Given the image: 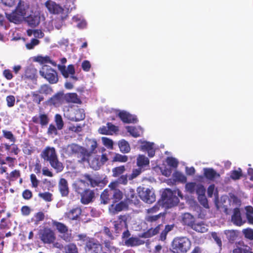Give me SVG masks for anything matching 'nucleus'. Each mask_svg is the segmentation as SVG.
<instances>
[{"mask_svg":"<svg viewBox=\"0 0 253 253\" xmlns=\"http://www.w3.org/2000/svg\"><path fill=\"white\" fill-rule=\"evenodd\" d=\"M64 152L69 157L77 155L81 163L84 162L85 157L87 156L86 148L77 144L72 143L66 146L63 149Z\"/></svg>","mask_w":253,"mask_h":253,"instance_id":"nucleus-6","label":"nucleus"},{"mask_svg":"<svg viewBox=\"0 0 253 253\" xmlns=\"http://www.w3.org/2000/svg\"><path fill=\"white\" fill-rule=\"evenodd\" d=\"M127 131L133 137H137L140 135L142 132L141 128L140 127H135L134 126H127L126 127Z\"/></svg>","mask_w":253,"mask_h":253,"instance_id":"nucleus-39","label":"nucleus"},{"mask_svg":"<svg viewBox=\"0 0 253 253\" xmlns=\"http://www.w3.org/2000/svg\"><path fill=\"white\" fill-rule=\"evenodd\" d=\"M16 11L19 12V14L21 15L24 18L30 14L29 5L22 1H20L16 8Z\"/></svg>","mask_w":253,"mask_h":253,"instance_id":"nucleus-16","label":"nucleus"},{"mask_svg":"<svg viewBox=\"0 0 253 253\" xmlns=\"http://www.w3.org/2000/svg\"><path fill=\"white\" fill-rule=\"evenodd\" d=\"M204 174L207 178L210 180L219 176V174L212 169H204Z\"/></svg>","mask_w":253,"mask_h":253,"instance_id":"nucleus-40","label":"nucleus"},{"mask_svg":"<svg viewBox=\"0 0 253 253\" xmlns=\"http://www.w3.org/2000/svg\"><path fill=\"white\" fill-rule=\"evenodd\" d=\"M30 180L32 182V186L35 188L37 187L39 183V180L37 179L35 174H31Z\"/></svg>","mask_w":253,"mask_h":253,"instance_id":"nucleus-64","label":"nucleus"},{"mask_svg":"<svg viewBox=\"0 0 253 253\" xmlns=\"http://www.w3.org/2000/svg\"><path fill=\"white\" fill-rule=\"evenodd\" d=\"M47 133L48 135H56L57 134V128L54 125L50 124L49 126Z\"/></svg>","mask_w":253,"mask_h":253,"instance_id":"nucleus-61","label":"nucleus"},{"mask_svg":"<svg viewBox=\"0 0 253 253\" xmlns=\"http://www.w3.org/2000/svg\"><path fill=\"white\" fill-rule=\"evenodd\" d=\"M137 191L140 199L146 203L151 204L155 201V195L152 189L139 188Z\"/></svg>","mask_w":253,"mask_h":253,"instance_id":"nucleus-9","label":"nucleus"},{"mask_svg":"<svg viewBox=\"0 0 253 253\" xmlns=\"http://www.w3.org/2000/svg\"><path fill=\"white\" fill-rule=\"evenodd\" d=\"M39 196L46 202H50L52 200V195L49 192L40 193Z\"/></svg>","mask_w":253,"mask_h":253,"instance_id":"nucleus-55","label":"nucleus"},{"mask_svg":"<svg viewBox=\"0 0 253 253\" xmlns=\"http://www.w3.org/2000/svg\"><path fill=\"white\" fill-rule=\"evenodd\" d=\"M53 91L52 87L47 84L42 85L38 90V93L45 95H50Z\"/></svg>","mask_w":253,"mask_h":253,"instance_id":"nucleus-38","label":"nucleus"},{"mask_svg":"<svg viewBox=\"0 0 253 253\" xmlns=\"http://www.w3.org/2000/svg\"><path fill=\"white\" fill-rule=\"evenodd\" d=\"M101 245L99 242L94 239H90L85 244L86 253H99L101 251Z\"/></svg>","mask_w":253,"mask_h":253,"instance_id":"nucleus-12","label":"nucleus"},{"mask_svg":"<svg viewBox=\"0 0 253 253\" xmlns=\"http://www.w3.org/2000/svg\"><path fill=\"white\" fill-rule=\"evenodd\" d=\"M2 133L4 137L9 139L11 142L14 143L15 141V138L11 131L3 130Z\"/></svg>","mask_w":253,"mask_h":253,"instance_id":"nucleus-56","label":"nucleus"},{"mask_svg":"<svg viewBox=\"0 0 253 253\" xmlns=\"http://www.w3.org/2000/svg\"><path fill=\"white\" fill-rule=\"evenodd\" d=\"M102 141L103 145L107 148L112 149L113 148V141L112 139L106 137H102Z\"/></svg>","mask_w":253,"mask_h":253,"instance_id":"nucleus-52","label":"nucleus"},{"mask_svg":"<svg viewBox=\"0 0 253 253\" xmlns=\"http://www.w3.org/2000/svg\"><path fill=\"white\" fill-rule=\"evenodd\" d=\"M126 170L124 166L116 167L112 169L113 176L114 177H118L123 174Z\"/></svg>","mask_w":253,"mask_h":253,"instance_id":"nucleus-46","label":"nucleus"},{"mask_svg":"<svg viewBox=\"0 0 253 253\" xmlns=\"http://www.w3.org/2000/svg\"><path fill=\"white\" fill-rule=\"evenodd\" d=\"M85 114L82 109H78L73 111L68 117V119L72 121L78 122L84 119Z\"/></svg>","mask_w":253,"mask_h":253,"instance_id":"nucleus-20","label":"nucleus"},{"mask_svg":"<svg viewBox=\"0 0 253 253\" xmlns=\"http://www.w3.org/2000/svg\"><path fill=\"white\" fill-rule=\"evenodd\" d=\"M233 253H252L251 248L245 245L243 242H239L236 244V248L233 251Z\"/></svg>","mask_w":253,"mask_h":253,"instance_id":"nucleus-23","label":"nucleus"},{"mask_svg":"<svg viewBox=\"0 0 253 253\" xmlns=\"http://www.w3.org/2000/svg\"><path fill=\"white\" fill-rule=\"evenodd\" d=\"M127 183V176L126 175H121L118 180L114 182L111 183L109 184V187H113V186L116 187L118 183L126 184Z\"/></svg>","mask_w":253,"mask_h":253,"instance_id":"nucleus-44","label":"nucleus"},{"mask_svg":"<svg viewBox=\"0 0 253 253\" xmlns=\"http://www.w3.org/2000/svg\"><path fill=\"white\" fill-rule=\"evenodd\" d=\"M121 120L125 123H135L137 120L135 116L132 115L126 111H121L119 114Z\"/></svg>","mask_w":253,"mask_h":253,"instance_id":"nucleus-19","label":"nucleus"},{"mask_svg":"<svg viewBox=\"0 0 253 253\" xmlns=\"http://www.w3.org/2000/svg\"><path fill=\"white\" fill-rule=\"evenodd\" d=\"M120 151L123 153H128L130 151V147L128 142L122 139L118 143Z\"/></svg>","mask_w":253,"mask_h":253,"instance_id":"nucleus-36","label":"nucleus"},{"mask_svg":"<svg viewBox=\"0 0 253 253\" xmlns=\"http://www.w3.org/2000/svg\"><path fill=\"white\" fill-rule=\"evenodd\" d=\"M144 242L137 237H131L125 240V245L127 247H134L142 245Z\"/></svg>","mask_w":253,"mask_h":253,"instance_id":"nucleus-27","label":"nucleus"},{"mask_svg":"<svg viewBox=\"0 0 253 253\" xmlns=\"http://www.w3.org/2000/svg\"><path fill=\"white\" fill-rule=\"evenodd\" d=\"M64 103H72L80 104L81 101L78 95L75 93L64 94Z\"/></svg>","mask_w":253,"mask_h":253,"instance_id":"nucleus-25","label":"nucleus"},{"mask_svg":"<svg viewBox=\"0 0 253 253\" xmlns=\"http://www.w3.org/2000/svg\"><path fill=\"white\" fill-rule=\"evenodd\" d=\"M243 233L246 238L253 240V229L251 228L245 229L243 230Z\"/></svg>","mask_w":253,"mask_h":253,"instance_id":"nucleus-57","label":"nucleus"},{"mask_svg":"<svg viewBox=\"0 0 253 253\" xmlns=\"http://www.w3.org/2000/svg\"><path fill=\"white\" fill-rule=\"evenodd\" d=\"M225 234L230 242H233L235 241L238 236L237 231L233 230H225Z\"/></svg>","mask_w":253,"mask_h":253,"instance_id":"nucleus-42","label":"nucleus"},{"mask_svg":"<svg viewBox=\"0 0 253 253\" xmlns=\"http://www.w3.org/2000/svg\"><path fill=\"white\" fill-rule=\"evenodd\" d=\"M128 160L127 156L126 155H122L121 154L117 153L113 157V162H119L121 163H125Z\"/></svg>","mask_w":253,"mask_h":253,"instance_id":"nucleus-47","label":"nucleus"},{"mask_svg":"<svg viewBox=\"0 0 253 253\" xmlns=\"http://www.w3.org/2000/svg\"><path fill=\"white\" fill-rule=\"evenodd\" d=\"M242 175V171L240 168H238L237 170L231 171L230 173V178L234 180L239 179Z\"/></svg>","mask_w":253,"mask_h":253,"instance_id":"nucleus-45","label":"nucleus"},{"mask_svg":"<svg viewBox=\"0 0 253 253\" xmlns=\"http://www.w3.org/2000/svg\"><path fill=\"white\" fill-rule=\"evenodd\" d=\"M194 216L189 213H185L182 215V221L185 225L191 227L194 223Z\"/></svg>","mask_w":253,"mask_h":253,"instance_id":"nucleus-35","label":"nucleus"},{"mask_svg":"<svg viewBox=\"0 0 253 253\" xmlns=\"http://www.w3.org/2000/svg\"><path fill=\"white\" fill-rule=\"evenodd\" d=\"M55 122L57 126V128L60 130L62 129L64 126V123L62 117L59 114H56L55 116Z\"/></svg>","mask_w":253,"mask_h":253,"instance_id":"nucleus-50","label":"nucleus"},{"mask_svg":"<svg viewBox=\"0 0 253 253\" xmlns=\"http://www.w3.org/2000/svg\"><path fill=\"white\" fill-rule=\"evenodd\" d=\"M39 61H40L42 64L49 63L54 66H57L56 62L51 60L48 56L39 57Z\"/></svg>","mask_w":253,"mask_h":253,"instance_id":"nucleus-54","label":"nucleus"},{"mask_svg":"<svg viewBox=\"0 0 253 253\" xmlns=\"http://www.w3.org/2000/svg\"><path fill=\"white\" fill-rule=\"evenodd\" d=\"M125 196L126 199L129 202L137 204L138 200L137 199L135 191L131 188H128L125 191Z\"/></svg>","mask_w":253,"mask_h":253,"instance_id":"nucleus-29","label":"nucleus"},{"mask_svg":"<svg viewBox=\"0 0 253 253\" xmlns=\"http://www.w3.org/2000/svg\"><path fill=\"white\" fill-rule=\"evenodd\" d=\"M58 188L59 191L62 196H66L69 194V188L67 181L64 178L60 179Z\"/></svg>","mask_w":253,"mask_h":253,"instance_id":"nucleus-28","label":"nucleus"},{"mask_svg":"<svg viewBox=\"0 0 253 253\" xmlns=\"http://www.w3.org/2000/svg\"><path fill=\"white\" fill-rule=\"evenodd\" d=\"M80 196L81 203L86 205L93 201L95 198V193L93 190L87 188Z\"/></svg>","mask_w":253,"mask_h":253,"instance_id":"nucleus-15","label":"nucleus"},{"mask_svg":"<svg viewBox=\"0 0 253 253\" xmlns=\"http://www.w3.org/2000/svg\"><path fill=\"white\" fill-rule=\"evenodd\" d=\"M40 43V41L36 39H32L29 42L26 44V47L27 49L30 50L34 49V47Z\"/></svg>","mask_w":253,"mask_h":253,"instance_id":"nucleus-51","label":"nucleus"},{"mask_svg":"<svg viewBox=\"0 0 253 253\" xmlns=\"http://www.w3.org/2000/svg\"><path fill=\"white\" fill-rule=\"evenodd\" d=\"M73 20L77 22L80 21V22L77 24V27L79 28H84L85 27L86 25L85 21L82 18V17L81 15H77L74 16L73 17Z\"/></svg>","mask_w":253,"mask_h":253,"instance_id":"nucleus-43","label":"nucleus"},{"mask_svg":"<svg viewBox=\"0 0 253 253\" xmlns=\"http://www.w3.org/2000/svg\"><path fill=\"white\" fill-rule=\"evenodd\" d=\"M105 151V149L102 148L101 149L102 154L95 155L89 162L90 167L93 169H99L108 161V155L106 153H103Z\"/></svg>","mask_w":253,"mask_h":253,"instance_id":"nucleus-8","label":"nucleus"},{"mask_svg":"<svg viewBox=\"0 0 253 253\" xmlns=\"http://www.w3.org/2000/svg\"><path fill=\"white\" fill-rule=\"evenodd\" d=\"M88 149H86L87 156L85 157L84 162H88L89 157L96 152L97 143L95 139H89L87 142Z\"/></svg>","mask_w":253,"mask_h":253,"instance_id":"nucleus-17","label":"nucleus"},{"mask_svg":"<svg viewBox=\"0 0 253 253\" xmlns=\"http://www.w3.org/2000/svg\"><path fill=\"white\" fill-rule=\"evenodd\" d=\"M6 16L9 21L13 22L15 24L20 23L24 18L21 15H20L19 14V12L16 11V10L12 12L11 13H6Z\"/></svg>","mask_w":253,"mask_h":253,"instance_id":"nucleus-26","label":"nucleus"},{"mask_svg":"<svg viewBox=\"0 0 253 253\" xmlns=\"http://www.w3.org/2000/svg\"><path fill=\"white\" fill-rule=\"evenodd\" d=\"M137 166L139 168H143L149 164V160L147 157L143 155H139L137 158Z\"/></svg>","mask_w":253,"mask_h":253,"instance_id":"nucleus-34","label":"nucleus"},{"mask_svg":"<svg viewBox=\"0 0 253 253\" xmlns=\"http://www.w3.org/2000/svg\"><path fill=\"white\" fill-rule=\"evenodd\" d=\"M6 101L7 105L9 107H12L14 105L15 99V97L13 95H9L6 97Z\"/></svg>","mask_w":253,"mask_h":253,"instance_id":"nucleus-60","label":"nucleus"},{"mask_svg":"<svg viewBox=\"0 0 253 253\" xmlns=\"http://www.w3.org/2000/svg\"><path fill=\"white\" fill-rule=\"evenodd\" d=\"M116 187H110L111 188V193L112 194V199L113 202H117L120 201L123 197L122 192L118 189L115 188Z\"/></svg>","mask_w":253,"mask_h":253,"instance_id":"nucleus-32","label":"nucleus"},{"mask_svg":"<svg viewBox=\"0 0 253 253\" xmlns=\"http://www.w3.org/2000/svg\"><path fill=\"white\" fill-rule=\"evenodd\" d=\"M167 162L169 166L173 168H176L178 165L177 160L173 158H168Z\"/></svg>","mask_w":253,"mask_h":253,"instance_id":"nucleus-62","label":"nucleus"},{"mask_svg":"<svg viewBox=\"0 0 253 253\" xmlns=\"http://www.w3.org/2000/svg\"><path fill=\"white\" fill-rule=\"evenodd\" d=\"M205 188L201 184H198L195 190V193L197 194L198 196L204 195L205 194Z\"/></svg>","mask_w":253,"mask_h":253,"instance_id":"nucleus-59","label":"nucleus"},{"mask_svg":"<svg viewBox=\"0 0 253 253\" xmlns=\"http://www.w3.org/2000/svg\"><path fill=\"white\" fill-rule=\"evenodd\" d=\"M41 158L45 161L48 162L57 172L63 170L64 167L63 164L58 161L55 149L53 147H46L41 154Z\"/></svg>","mask_w":253,"mask_h":253,"instance_id":"nucleus-4","label":"nucleus"},{"mask_svg":"<svg viewBox=\"0 0 253 253\" xmlns=\"http://www.w3.org/2000/svg\"><path fill=\"white\" fill-rule=\"evenodd\" d=\"M160 230L159 226H157L155 228H151L147 232L143 233L140 237L147 238L157 234Z\"/></svg>","mask_w":253,"mask_h":253,"instance_id":"nucleus-41","label":"nucleus"},{"mask_svg":"<svg viewBox=\"0 0 253 253\" xmlns=\"http://www.w3.org/2000/svg\"><path fill=\"white\" fill-rule=\"evenodd\" d=\"M26 21L28 24L32 27L38 25L40 21V18L38 15L35 14H29L26 16Z\"/></svg>","mask_w":253,"mask_h":253,"instance_id":"nucleus-30","label":"nucleus"},{"mask_svg":"<svg viewBox=\"0 0 253 253\" xmlns=\"http://www.w3.org/2000/svg\"><path fill=\"white\" fill-rule=\"evenodd\" d=\"M53 225L55 226L56 229L62 235L61 238L66 242H70L71 240V236L70 234L68 233V228L64 224L56 221H53Z\"/></svg>","mask_w":253,"mask_h":253,"instance_id":"nucleus-10","label":"nucleus"},{"mask_svg":"<svg viewBox=\"0 0 253 253\" xmlns=\"http://www.w3.org/2000/svg\"><path fill=\"white\" fill-rule=\"evenodd\" d=\"M82 177L84 180L77 179L72 185L74 190L80 195L87 189V185H90L91 187H95L102 183V181L99 178L92 176L89 174L85 173L83 175Z\"/></svg>","mask_w":253,"mask_h":253,"instance_id":"nucleus-2","label":"nucleus"},{"mask_svg":"<svg viewBox=\"0 0 253 253\" xmlns=\"http://www.w3.org/2000/svg\"><path fill=\"white\" fill-rule=\"evenodd\" d=\"M49 119L46 114H40V124L42 126H45L48 124Z\"/></svg>","mask_w":253,"mask_h":253,"instance_id":"nucleus-58","label":"nucleus"},{"mask_svg":"<svg viewBox=\"0 0 253 253\" xmlns=\"http://www.w3.org/2000/svg\"><path fill=\"white\" fill-rule=\"evenodd\" d=\"M127 205L123 202L116 204L115 206L112 205L109 208V211L113 214H115L119 211H121L127 208Z\"/></svg>","mask_w":253,"mask_h":253,"instance_id":"nucleus-31","label":"nucleus"},{"mask_svg":"<svg viewBox=\"0 0 253 253\" xmlns=\"http://www.w3.org/2000/svg\"><path fill=\"white\" fill-rule=\"evenodd\" d=\"M40 239L44 244L53 243L56 237L54 232L50 228H44L41 232Z\"/></svg>","mask_w":253,"mask_h":253,"instance_id":"nucleus-11","label":"nucleus"},{"mask_svg":"<svg viewBox=\"0 0 253 253\" xmlns=\"http://www.w3.org/2000/svg\"><path fill=\"white\" fill-rule=\"evenodd\" d=\"M65 253H78L76 245L69 244L65 247Z\"/></svg>","mask_w":253,"mask_h":253,"instance_id":"nucleus-48","label":"nucleus"},{"mask_svg":"<svg viewBox=\"0 0 253 253\" xmlns=\"http://www.w3.org/2000/svg\"><path fill=\"white\" fill-rule=\"evenodd\" d=\"M176 194L180 197L181 196V193L178 190L172 192L169 189H166L162 194V201H159L153 208L148 209L147 212L151 213L157 211L159 209L160 206L161 204L163 206L168 208L176 205L179 202V199Z\"/></svg>","mask_w":253,"mask_h":253,"instance_id":"nucleus-1","label":"nucleus"},{"mask_svg":"<svg viewBox=\"0 0 253 253\" xmlns=\"http://www.w3.org/2000/svg\"><path fill=\"white\" fill-rule=\"evenodd\" d=\"M107 126L109 129L110 134H112L113 132H116L119 130L117 126L110 123H108Z\"/></svg>","mask_w":253,"mask_h":253,"instance_id":"nucleus-63","label":"nucleus"},{"mask_svg":"<svg viewBox=\"0 0 253 253\" xmlns=\"http://www.w3.org/2000/svg\"><path fill=\"white\" fill-rule=\"evenodd\" d=\"M231 222L237 226H242L246 220L245 218L242 217L241 213L239 208H235L233 210V214L231 216Z\"/></svg>","mask_w":253,"mask_h":253,"instance_id":"nucleus-13","label":"nucleus"},{"mask_svg":"<svg viewBox=\"0 0 253 253\" xmlns=\"http://www.w3.org/2000/svg\"><path fill=\"white\" fill-rule=\"evenodd\" d=\"M31 96L33 97V101L38 104H40L41 102L43 100V97L39 95V93H38V91L32 92Z\"/></svg>","mask_w":253,"mask_h":253,"instance_id":"nucleus-49","label":"nucleus"},{"mask_svg":"<svg viewBox=\"0 0 253 253\" xmlns=\"http://www.w3.org/2000/svg\"><path fill=\"white\" fill-rule=\"evenodd\" d=\"M191 228L197 232L204 233L208 230L207 226L203 222L194 223Z\"/></svg>","mask_w":253,"mask_h":253,"instance_id":"nucleus-37","label":"nucleus"},{"mask_svg":"<svg viewBox=\"0 0 253 253\" xmlns=\"http://www.w3.org/2000/svg\"><path fill=\"white\" fill-rule=\"evenodd\" d=\"M114 226L116 233H119L123 228H127L126 216H120L118 220L114 222Z\"/></svg>","mask_w":253,"mask_h":253,"instance_id":"nucleus-18","label":"nucleus"},{"mask_svg":"<svg viewBox=\"0 0 253 253\" xmlns=\"http://www.w3.org/2000/svg\"><path fill=\"white\" fill-rule=\"evenodd\" d=\"M154 144L147 141H141L140 150L143 151H147L148 156L153 157L155 154V150L154 147Z\"/></svg>","mask_w":253,"mask_h":253,"instance_id":"nucleus-21","label":"nucleus"},{"mask_svg":"<svg viewBox=\"0 0 253 253\" xmlns=\"http://www.w3.org/2000/svg\"><path fill=\"white\" fill-rule=\"evenodd\" d=\"M59 70L61 72L62 75L65 78L69 77L70 74H75V70L73 65H69L66 68L65 65H57Z\"/></svg>","mask_w":253,"mask_h":253,"instance_id":"nucleus-22","label":"nucleus"},{"mask_svg":"<svg viewBox=\"0 0 253 253\" xmlns=\"http://www.w3.org/2000/svg\"><path fill=\"white\" fill-rule=\"evenodd\" d=\"M191 242L186 237H177L171 243V251L173 253H186L191 248Z\"/></svg>","mask_w":253,"mask_h":253,"instance_id":"nucleus-5","label":"nucleus"},{"mask_svg":"<svg viewBox=\"0 0 253 253\" xmlns=\"http://www.w3.org/2000/svg\"><path fill=\"white\" fill-rule=\"evenodd\" d=\"M75 1V0H66L64 5L65 9L51 0H47L45 3V5L50 13L53 14H61V18L64 19L66 18L67 14L69 11L75 8L74 5Z\"/></svg>","mask_w":253,"mask_h":253,"instance_id":"nucleus-3","label":"nucleus"},{"mask_svg":"<svg viewBox=\"0 0 253 253\" xmlns=\"http://www.w3.org/2000/svg\"><path fill=\"white\" fill-rule=\"evenodd\" d=\"M110 189H105L103 191L100 196L101 202L104 204H106L109 203L110 200L112 199V196L110 194Z\"/></svg>","mask_w":253,"mask_h":253,"instance_id":"nucleus-33","label":"nucleus"},{"mask_svg":"<svg viewBox=\"0 0 253 253\" xmlns=\"http://www.w3.org/2000/svg\"><path fill=\"white\" fill-rule=\"evenodd\" d=\"M82 212L81 208L79 207H76L70 210L65 213V217L71 220H76L80 215Z\"/></svg>","mask_w":253,"mask_h":253,"instance_id":"nucleus-24","label":"nucleus"},{"mask_svg":"<svg viewBox=\"0 0 253 253\" xmlns=\"http://www.w3.org/2000/svg\"><path fill=\"white\" fill-rule=\"evenodd\" d=\"M48 104L55 107H59L64 103V93L60 91L54 94L48 100Z\"/></svg>","mask_w":253,"mask_h":253,"instance_id":"nucleus-14","label":"nucleus"},{"mask_svg":"<svg viewBox=\"0 0 253 253\" xmlns=\"http://www.w3.org/2000/svg\"><path fill=\"white\" fill-rule=\"evenodd\" d=\"M39 73L41 77L50 84H55L58 82L57 71L48 65H43L40 69Z\"/></svg>","mask_w":253,"mask_h":253,"instance_id":"nucleus-7","label":"nucleus"},{"mask_svg":"<svg viewBox=\"0 0 253 253\" xmlns=\"http://www.w3.org/2000/svg\"><path fill=\"white\" fill-rule=\"evenodd\" d=\"M197 185L198 184L194 182L188 183L186 184L185 188L188 192L191 194H194L195 192Z\"/></svg>","mask_w":253,"mask_h":253,"instance_id":"nucleus-53","label":"nucleus"}]
</instances>
